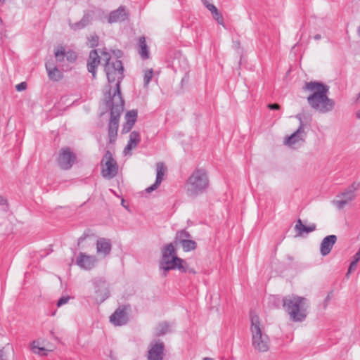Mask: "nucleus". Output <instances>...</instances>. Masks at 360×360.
<instances>
[{
	"instance_id": "obj_40",
	"label": "nucleus",
	"mask_w": 360,
	"mask_h": 360,
	"mask_svg": "<svg viewBox=\"0 0 360 360\" xmlns=\"http://www.w3.org/2000/svg\"><path fill=\"white\" fill-rule=\"evenodd\" d=\"M27 88V83L25 82H20L18 84H17L15 86V89L18 91H24Z\"/></svg>"
},
{
	"instance_id": "obj_36",
	"label": "nucleus",
	"mask_w": 360,
	"mask_h": 360,
	"mask_svg": "<svg viewBox=\"0 0 360 360\" xmlns=\"http://www.w3.org/2000/svg\"><path fill=\"white\" fill-rule=\"evenodd\" d=\"M35 343H36L35 341H34L32 342V349L33 352L37 353L38 354H44V353H43V352H45L46 349L44 347H39L38 346H36Z\"/></svg>"
},
{
	"instance_id": "obj_33",
	"label": "nucleus",
	"mask_w": 360,
	"mask_h": 360,
	"mask_svg": "<svg viewBox=\"0 0 360 360\" xmlns=\"http://www.w3.org/2000/svg\"><path fill=\"white\" fill-rule=\"evenodd\" d=\"M153 75V71L152 69L146 71L144 74V85L147 86L150 82Z\"/></svg>"
},
{
	"instance_id": "obj_21",
	"label": "nucleus",
	"mask_w": 360,
	"mask_h": 360,
	"mask_svg": "<svg viewBox=\"0 0 360 360\" xmlns=\"http://www.w3.org/2000/svg\"><path fill=\"white\" fill-rule=\"evenodd\" d=\"M48 77L51 80L59 81L63 77V73L56 66L54 65L53 61H47L45 64Z\"/></svg>"
},
{
	"instance_id": "obj_43",
	"label": "nucleus",
	"mask_w": 360,
	"mask_h": 360,
	"mask_svg": "<svg viewBox=\"0 0 360 360\" xmlns=\"http://www.w3.org/2000/svg\"><path fill=\"white\" fill-rule=\"evenodd\" d=\"M357 262L356 260H353L351 263H350V265H349V269H348V272H347V274L351 273L353 270L355 269V268L356 267V265H357Z\"/></svg>"
},
{
	"instance_id": "obj_32",
	"label": "nucleus",
	"mask_w": 360,
	"mask_h": 360,
	"mask_svg": "<svg viewBox=\"0 0 360 360\" xmlns=\"http://www.w3.org/2000/svg\"><path fill=\"white\" fill-rule=\"evenodd\" d=\"M92 19V14L89 11H86L84 13L82 18L80 20L82 23L86 27Z\"/></svg>"
},
{
	"instance_id": "obj_30",
	"label": "nucleus",
	"mask_w": 360,
	"mask_h": 360,
	"mask_svg": "<svg viewBox=\"0 0 360 360\" xmlns=\"http://www.w3.org/2000/svg\"><path fill=\"white\" fill-rule=\"evenodd\" d=\"M54 55L57 62H62L64 60L65 56V48L63 46L58 47L54 52Z\"/></svg>"
},
{
	"instance_id": "obj_7",
	"label": "nucleus",
	"mask_w": 360,
	"mask_h": 360,
	"mask_svg": "<svg viewBox=\"0 0 360 360\" xmlns=\"http://www.w3.org/2000/svg\"><path fill=\"white\" fill-rule=\"evenodd\" d=\"M101 174L105 179H112L118 173V165L110 151L107 150L101 160Z\"/></svg>"
},
{
	"instance_id": "obj_1",
	"label": "nucleus",
	"mask_w": 360,
	"mask_h": 360,
	"mask_svg": "<svg viewBox=\"0 0 360 360\" xmlns=\"http://www.w3.org/2000/svg\"><path fill=\"white\" fill-rule=\"evenodd\" d=\"M101 54V59L105 61L104 70L109 83L104 94V101L108 103L112 101H124L120 89V84L124 77L122 62L119 59H112L110 53L105 51Z\"/></svg>"
},
{
	"instance_id": "obj_10",
	"label": "nucleus",
	"mask_w": 360,
	"mask_h": 360,
	"mask_svg": "<svg viewBox=\"0 0 360 360\" xmlns=\"http://www.w3.org/2000/svg\"><path fill=\"white\" fill-rule=\"evenodd\" d=\"M184 263H185L184 259L178 257L176 255H173L169 259L161 260L160 267L165 271L177 269L180 271L186 273L188 271V267L185 266Z\"/></svg>"
},
{
	"instance_id": "obj_38",
	"label": "nucleus",
	"mask_w": 360,
	"mask_h": 360,
	"mask_svg": "<svg viewBox=\"0 0 360 360\" xmlns=\"http://www.w3.org/2000/svg\"><path fill=\"white\" fill-rule=\"evenodd\" d=\"M132 127H133V125H131V124L126 122L122 127V134L128 133L129 131H130V130L131 129Z\"/></svg>"
},
{
	"instance_id": "obj_37",
	"label": "nucleus",
	"mask_w": 360,
	"mask_h": 360,
	"mask_svg": "<svg viewBox=\"0 0 360 360\" xmlns=\"http://www.w3.org/2000/svg\"><path fill=\"white\" fill-rule=\"evenodd\" d=\"M212 15L213 18L218 22V23L223 24V17L221 14L218 11V10L217 12H214Z\"/></svg>"
},
{
	"instance_id": "obj_29",
	"label": "nucleus",
	"mask_w": 360,
	"mask_h": 360,
	"mask_svg": "<svg viewBox=\"0 0 360 360\" xmlns=\"http://www.w3.org/2000/svg\"><path fill=\"white\" fill-rule=\"evenodd\" d=\"M137 114L138 112L136 110L128 111L125 115L126 122L134 126L136 121Z\"/></svg>"
},
{
	"instance_id": "obj_11",
	"label": "nucleus",
	"mask_w": 360,
	"mask_h": 360,
	"mask_svg": "<svg viewBox=\"0 0 360 360\" xmlns=\"http://www.w3.org/2000/svg\"><path fill=\"white\" fill-rule=\"evenodd\" d=\"M94 286L96 303L101 304L110 297V290L108 284L103 279H95L94 281Z\"/></svg>"
},
{
	"instance_id": "obj_9",
	"label": "nucleus",
	"mask_w": 360,
	"mask_h": 360,
	"mask_svg": "<svg viewBox=\"0 0 360 360\" xmlns=\"http://www.w3.org/2000/svg\"><path fill=\"white\" fill-rule=\"evenodd\" d=\"M75 153L69 147H64L60 150L57 162L60 169H70L76 160Z\"/></svg>"
},
{
	"instance_id": "obj_31",
	"label": "nucleus",
	"mask_w": 360,
	"mask_h": 360,
	"mask_svg": "<svg viewBox=\"0 0 360 360\" xmlns=\"http://www.w3.org/2000/svg\"><path fill=\"white\" fill-rule=\"evenodd\" d=\"M65 56L66 60L70 63H74L77 58V53L72 50H69L68 51H65Z\"/></svg>"
},
{
	"instance_id": "obj_15",
	"label": "nucleus",
	"mask_w": 360,
	"mask_h": 360,
	"mask_svg": "<svg viewBox=\"0 0 360 360\" xmlns=\"http://www.w3.org/2000/svg\"><path fill=\"white\" fill-rule=\"evenodd\" d=\"M296 117L300 120V126L298 129L285 141V143L292 148L300 141H303L304 136V124L302 121L301 115H297Z\"/></svg>"
},
{
	"instance_id": "obj_34",
	"label": "nucleus",
	"mask_w": 360,
	"mask_h": 360,
	"mask_svg": "<svg viewBox=\"0 0 360 360\" xmlns=\"http://www.w3.org/2000/svg\"><path fill=\"white\" fill-rule=\"evenodd\" d=\"M70 28L75 31L82 30L85 27L84 25L81 20L75 23H69Z\"/></svg>"
},
{
	"instance_id": "obj_2",
	"label": "nucleus",
	"mask_w": 360,
	"mask_h": 360,
	"mask_svg": "<svg viewBox=\"0 0 360 360\" xmlns=\"http://www.w3.org/2000/svg\"><path fill=\"white\" fill-rule=\"evenodd\" d=\"M303 89L311 92L307 97V103L314 110L326 113L333 109L335 102L328 96L329 93L328 85L321 82H308L305 83Z\"/></svg>"
},
{
	"instance_id": "obj_41",
	"label": "nucleus",
	"mask_w": 360,
	"mask_h": 360,
	"mask_svg": "<svg viewBox=\"0 0 360 360\" xmlns=\"http://www.w3.org/2000/svg\"><path fill=\"white\" fill-rule=\"evenodd\" d=\"M333 296V292L332 291L329 292L328 294L327 295L326 297L324 300V302H323L324 308H326L327 307L328 304L331 300Z\"/></svg>"
},
{
	"instance_id": "obj_26",
	"label": "nucleus",
	"mask_w": 360,
	"mask_h": 360,
	"mask_svg": "<svg viewBox=\"0 0 360 360\" xmlns=\"http://www.w3.org/2000/svg\"><path fill=\"white\" fill-rule=\"evenodd\" d=\"M191 238V235L186 229L178 231L175 235L174 243L177 245L179 243L182 242V240H190Z\"/></svg>"
},
{
	"instance_id": "obj_23",
	"label": "nucleus",
	"mask_w": 360,
	"mask_h": 360,
	"mask_svg": "<svg viewBox=\"0 0 360 360\" xmlns=\"http://www.w3.org/2000/svg\"><path fill=\"white\" fill-rule=\"evenodd\" d=\"M316 229L315 224H311L309 226H305L302 224V221L299 219L295 226V230L297 231L298 236H302L304 233H309L314 231Z\"/></svg>"
},
{
	"instance_id": "obj_42",
	"label": "nucleus",
	"mask_w": 360,
	"mask_h": 360,
	"mask_svg": "<svg viewBox=\"0 0 360 360\" xmlns=\"http://www.w3.org/2000/svg\"><path fill=\"white\" fill-rule=\"evenodd\" d=\"M90 42H91V46L92 47L96 46L98 45V36H96V35L92 36L91 39L90 40Z\"/></svg>"
},
{
	"instance_id": "obj_54",
	"label": "nucleus",
	"mask_w": 360,
	"mask_h": 360,
	"mask_svg": "<svg viewBox=\"0 0 360 360\" xmlns=\"http://www.w3.org/2000/svg\"><path fill=\"white\" fill-rule=\"evenodd\" d=\"M358 33H359V37H360V26H359V28H358Z\"/></svg>"
},
{
	"instance_id": "obj_53",
	"label": "nucleus",
	"mask_w": 360,
	"mask_h": 360,
	"mask_svg": "<svg viewBox=\"0 0 360 360\" xmlns=\"http://www.w3.org/2000/svg\"><path fill=\"white\" fill-rule=\"evenodd\" d=\"M203 360H213L212 358L210 357H205Z\"/></svg>"
},
{
	"instance_id": "obj_28",
	"label": "nucleus",
	"mask_w": 360,
	"mask_h": 360,
	"mask_svg": "<svg viewBox=\"0 0 360 360\" xmlns=\"http://www.w3.org/2000/svg\"><path fill=\"white\" fill-rule=\"evenodd\" d=\"M179 244L181 245L182 248L184 252H189V251L193 250L197 247L196 242L191 239L182 240V242L179 243Z\"/></svg>"
},
{
	"instance_id": "obj_3",
	"label": "nucleus",
	"mask_w": 360,
	"mask_h": 360,
	"mask_svg": "<svg viewBox=\"0 0 360 360\" xmlns=\"http://www.w3.org/2000/svg\"><path fill=\"white\" fill-rule=\"evenodd\" d=\"M283 308L292 321L302 322L305 319L308 308L307 299L292 295L283 297Z\"/></svg>"
},
{
	"instance_id": "obj_56",
	"label": "nucleus",
	"mask_w": 360,
	"mask_h": 360,
	"mask_svg": "<svg viewBox=\"0 0 360 360\" xmlns=\"http://www.w3.org/2000/svg\"><path fill=\"white\" fill-rule=\"evenodd\" d=\"M187 271H188V270ZM189 272L194 273V271L190 270Z\"/></svg>"
},
{
	"instance_id": "obj_55",
	"label": "nucleus",
	"mask_w": 360,
	"mask_h": 360,
	"mask_svg": "<svg viewBox=\"0 0 360 360\" xmlns=\"http://www.w3.org/2000/svg\"><path fill=\"white\" fill-rule=\"evenodd\" d=\"M0 1L1 2V4H4L6 0H0Z\"/></svg>"
},
{
	"instance_id": "obj_14",
	"label": "nucleus",
	"mask_w": 360,
	"mask_h": 360,
	"mask_svg": "<svg viewBox=\"0 0 360 360\" xmlns=\"http://www.w3.org/2000/svg\"><path fill=\"white\" fill-rule=\"evenodd\" d=\"M98 262V259L94 255H89L84 252H79L76 259V264L84 270L94 269Z\"/></svg>"
},
{
	"instance_id": "obj_17",
	"label": "nucleus",
	"mask_w": 360,
	"mask_h": 360,
	"mask_svg": "<svg viewBox=\"0 0 360 360\" xmlns=\"http://www.w3.org/2000/svg\"><path fill=\"white\" fill-rule=\"evenodd\" d=\"M166 167L164 163L162 162H159L156 165V179L155 181L153 184L146 189L147 193H151L153 191L156 190L159 186L161 184L163 179V176L166 171Z\"/></svg>"
},
{
	"instance_id": "obj_46",
	"label": "nucleus",
	"mask_w": 360,
	"mask_h": 360,
	"mask_svg": "<svg viewBox=\"0 0 360 360\" xmlns=\"http://www.w3.org/2000/svg\"><path fill=\"white\" fill-rule=\"evenodd\" d=\"M113 54L116 57L115 59H118L119 58L122 57V52L120 50H115L112 51Z\"/></svg>"
},
{
	"instance_id": "obj_5",
	"label": "nucleus",
	"mask_w": 360,
	"mask_h": 360,
	"mask_svg": "<svg viewBox=\"0 0 360 360\" xmlns=\"http://www.w3.org/2000/svg\"><path fill=\"white\" fill-rule=\"evenodd\" d=\"M251 333L253 347L260 352H265L269 349V338L262 333L259 316L250 313Z\"/></svg>"
},
{
	"instance_id": "obj_49",
	"label": "nucleus",
	"mask_w": 360,
	"mask_h": 360,
	"mask_svg": "<svg viewBox=\"0 0 360 360\" xmlns=\"http://www.w3.org/2000/svg\"><path fill=\"white\" fill-rule=\"evenodd\" d=\"M86 238V234H83L81 237L78 239V245H79L83 240H84Z\"/></svg>"
},
{
	"instance_id": "obj_19",
	"label": "nucleus",
	"mask_w": 360,
	"mask_h": 360,
	"mask_svg": "<svg viewBox=\"0 0 360 360\" xmlns=\"http://www.w3.org/2000/svg\"><path fill=\"white\" fill-rule=\"evenodd\" d=\"M101 58L98 56L97 51L95 49L91 50L87 60V69L88 71L92 74L94 78H96V68Z\"/></svg>"
},
{
	"instance_id": "obj_12",
	"label": "nucleus",
	"mask_w": 360,
	"mask_h": 360,
	"mask_svg": "<svg viewBox=\"0 0 360 360\" xmlns=\"http://www.w3.org/2000/svg\"><path fill=\"white\" fill-rule=\"evenodd\" d=\"M165 345L162 342L153 341L150 342L147 354L148 360H163Z\"/></svg>"
},
{
	"instance_id": "obj_47",
	"label": "nucleus",
	"mask_w": 360,
	"mask_h": 360,
	"mask_svg": "<svg viewBox=\"0 0 360 360\" xmlns=\"http://www.w3.org/2000/svg\"><path fill=\"white\" fill-rule=\"evenodd\" d=\"M353 260H356L357 262L360 260V248L357 252L354 255Z\"/></svg>"
},
{
	"instance_id": "obj_18",
	"label": "nucleus",
	"mask_w": 360,
	"mask_h": 360,
	"mask_svg": "<svg viewBox=\"0 0 360 360\" xmlns=\"http://www.w3.org/2000/svg\"><path fill=\"white\" fill-rule=\"evenodd\" d=\"M96 253L105 257L112 250L111 240L105 238H99L96 241Z\"/></svg>"
},
{
	"instance_id": "obj_6",
	"label": "nucleus",
	"mask_w": 360,
	"mask_h": 360,
	"mask_svg": "<svg viewBox=\"0 0 360 360\" xmlns=\"http://www.w3.org/2000/svg\"><path fill=\"white\" fill-rule=\"evenodd\" d=\"M124 101L117 102L112 101L109 103L105 101L106 108L110 110L108 130L110 143H114L117 139L119 122L124 110Z\"/></svg>"
},
{
	"instance_id": "obj_8",
	"label": "nucleus",
	"mask_w": 360,
	"mask_h": 360,
	"mask_svg": "<svg viewBox=\"0 0 360 360\" xmlns=\"http://www.w3.org/2000/svg\"><path fill=\"white\" fill-rule=\"evenodd\" d=\"M359 187V183L353 182L343 192L338 195V198H342V199L333 200V203L338 207V209H343L347 204L354 200L356 197L355 191H357Z\"/></svg>"
},
{
	"instance_id": "obj_45",
	"label": "nucleus",
	"mask_w": 360,
	"mask_h": 360,
	"mask_svg": "<svg viewBox=\"0 0 360 360\" xmlns=\"http://www.w3.org/2000/svg\"><path fill=\"white\" fill-rule=\"evenodd\" d=\"M207 8L209 11H211L212 14H213L214 12H217V8H216V6L211 4H208L207 5Z\"/></svg>"
},
{
	"instance_id": "obj_13",
	"label": "nucleus",
	"mask_w": 360,
	"mask_h": 360,
	"mask_svg": "<svg viewBox=\"0 0 360 360\" xmlns=\"http://www.w3.org/2000/svg\"><path fill=\"white\" fill-rule=\"evenodd\" d=\"M128 306L122 305L119 307L110 316V321L116 326H124L129 321L127 310Z\"/></svg>"
},
{
	"instance_id": "obj_27",
	"label": "nucleus",
	"mask_w": 360,
	"mask_h": 360,
	"mask_svg": "<svg viewBox=\"0 0 360 360\" xmlns=\"http://www.w3.org/2000/svg\"><path fill=\"white\" fill-rule=\"evenodd\" d=\"M169 331V325L167 322H162L155 328V335L160 337L167 334Z\"/></svg>"
},
{
	"instance_id": "obj_22",
	"label": "nucleus",
	"mask_w": 360,
	"mask_h": 360,
	"mask_svg": "<svg viewBox=\"0 0 360 360\" xmlns=\"http://www.w3.org/2000/svg\"><path fill=\"white\" fill-rule=\"evenodd\" d=\"M141 141L140 134L136 131H133L129 134V139L127 145L124 149V153L127 154L129 151L135 148Z\"/></svg>"
},
{
	"instance_id": "obj_50",
	"label": "nucleus",
	"mask_w": 360,
	"mask_h": 360,
	"mask_svg": "<svg viewBox=\"0 0 360 360\" xmlns=\"http://www.w3.org/2000/svg\"><path fill=\"white\" fill-rule=\"evenodd\" d=\"M321 38V36L319 34H317L314 35V39L315 40H319Z\"/></svg>"
},
{
	"instance_id": "obj_4",
	"label": "nucleus",
	"mask_w": 360,
	"mask_h": 360,
	"mask_svg": "<svg viewBox=\"0 0 360 360\" xmlns=\"http://www.w3.org/2000/svg\"><path fill=\"white\" fill-rule=\"evenodd\" d=\"M208 186L209 179L206 171L204 169H197L186 182L187 194L191 197H196L205 191Z\"/></svg>"
},
{
	"instance_id": "obj_48",
	"label": "nucleus",
	"mask_w": 360,
	"mask_h": 360,
	"mask_svg": "<svg viewBox=\"0 0 360 360\" xmlns=\"http://www.w3.org/2000/svg\"><path fill=\"white\" fill-rule=\"evenodd\" d=\"M0 360H7L3 349H0Z\"/></svg>"
},
{
	"instance_id": "obj_35",
	"label": "nucleus",
	"mask_w": 360,
	"mask_h": 360,
	"mask_svg": "<svg viewBox=\"0 0 360 360\" xmlns=\"http://www.w3.org/2000/svg\"><path fill=\"white\" fill-rule=\"evenodd\" d=\"M0 205L3 206L2 210L4 212H7L9 209L7 199L2 195H0Z\"/></svg>"
},
{
	"instance_id": "obj_52",
	"label": "nucleus",
	"mask_w": 360,
	"mask_h": 360,
	"mask_svg": "<svg viewBox=\"0 0 360 360\" xmlns=\"http://www.w3.org/2000/svg\"><path fill=\"white\" fill-rule=\"evenodd\" d=\"M356 116L357 118L360 119V110L356 112Z\"/></svg>"
},
{
	"instance_id": "obj_25",
	"label": "nucleus",
	"mask_w": 360,
	"mask_h": 360,
	"mask_svg": "<svg viewBox=\"0 0 360 360\" xmlns=\"http://www.w3.org/2000/svg\"><path fill=\"white\" fill-rule=\"evenodd\" d=\"M173 255H176L173 243H169L164 246L162 250V260L169 259Z\"/></svg>"
},
{
	"instance_id": "obj_44",
	"label": "nucleus",
	"mask_w": 360,
	"mask_h": 360,
	"mask_svg": "<svg viewBox=\"0 0 360 360\" xmlns=\"http://www.w3.org/2000/svg\"><path fill=\"white\" fill-rule=\"evenodd\" d=\"M267 107L269 109L272 110H277L280 109V105L278 103H269Z\"/></svg>"
},
{
	"instance_id": "obj_51",
	"label": "nucleus",
	"mask_w": 360,
	"mask_h": 360,
	"mask_svg": "<svg viewBox=\"0 0 360 360\" xmlns=\"http://www.w3.org/2000/svg\"><path fill=\"white\" fill-rule=\"evenodd\" d=\"M356 102L360 103V92L358 94V96L356 98Z\"/></svg>"
},
{
	"instance_id": "obj_16",
	"label": "nucleus",
	"mask_w": 360,
	"mask_h": 360,
	"mask_svg": "<svg viewBox=\"0 0 360 360\" xmlns=\"http://www.w3.org/2000/svg\"><path fill=\"white\" fill-rule=\"evenodd\" d=\"M129 13L124 6H120L117 9L110 13L108 22L110 24L124 22L128 18Z\"/></svg>"
},
{
	"instance_id": "obj_39",
	"label": "nucleus",
	"mask_w": 360,
	"mask_h": 360,
	"mask_svg": "<svg viewBox=\"0 0 360 360\" xmlns=\"http://www.w3.org/2000/svg\"><path fill=\"white\" fill-rule=\"evenodd\" d=\"M69 300H70L69 296L60 297L57 302V306L58 307H61L62 305L66 304Z\"/></svg>"
},
{
	"instance_id": "obj_20",
	"label": "nucleus",
	"mask_w": 360,
	"mask_h": 360,
	"mask_svg": "<svg viewBox=\"0 0 360 360\" xmlns=\"http://www.w3.org/2000/svg\"><path fill=\"white\" fill-rule=\"evenodd\" d=\"M337 241V236L335 235H329L325 237L320 245V252L322 256L328 255L333 245Z\"/></svg>"
},
{
	"instance_id": "obj_24",
	"label": "nucleus",
	"mask_w": 360,
	"mask_h": 360,
	"mask_svg": "<svg viewBox=\"0 0 360 360\" xmlns=\"http://www.w3.org/2000/svg\"><path fill=\"white\" fill-rule=\"evenodd\" d=\"M139 53L143 59L149 58V51L144 37H141L139 40Z\"/></svg>"
}]
</instances>
